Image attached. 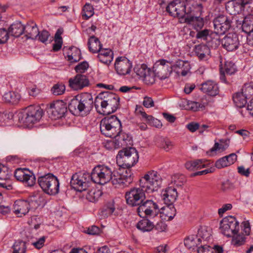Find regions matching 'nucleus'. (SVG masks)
<instances>
[{"instance_id": "1", "label": "nucleus", "mask_w": 253, "mask_h": 253, "mask_svg": "<svg viewBox=\"0 0 253 253\" xmlns=\"http://www.w3.org/2000/svg\"><path fill=\"white\" fill-rule=\"evenodd\" d=\"M162 183V178L157 171H148L140 179V187L131 188L126 193V203L132 207H139L146 198L145 192L152 193L157 191Z\"/></svg>"}, {"instance_id": "2", "label": "nucleus", "mask_w": 253, "mask_h": 253, "mask_svg": "<svg viewBox=\"0 0 253 253\" xmlns=\"http://www.w3.org/2000/svg\"><path fill=\"white\" fill-rule=\"evenodd\" d=\"M166 10L171 16L182 18L185 14L197 15L199 13L201 15L203 6L194 2L186 4L182 0H174L169 3Z\"/></svg>"}, {"instance_id": "3", "label": "nucleus", "mask_w": 253, "mask_h": 253, "mask_svg": "<svg viewBox=\"0 0 253 253\" xmlns=\"http://www.w3.org/2000/svg\"><path fill=\"white\" fill-rule=\"evenodd\" d=\"M121 128V122L115 115L105 117L100 123L101 132L106 137H114L120 132Z\"/></svg>"}, {"instance_id": "4", "label": "nucleus", "mask_w": 253, "mask_h": 253, "mask_svg": "<svg viewBox=\"0 0 253 253\" xmlns=\"http://www.w3.org/2000/svg\"><path fill=\"white\" fill-rule=\"evenodd\" d=\"M137 151L133 147L123 148L119 151L116 157L117 163L122 168H130L138 161Z\"/></svg>"}, {"instance_id": "5", "label": "nucleus", "mask_w": 253, "mask_h": 253, "mask_svg": "<svg viewBox=\"0 0 253 253\" xmlns=\"http://www.w3.org/2000/svg\"><path fill=\"white\" fill-rule=\"evenodd\" d=\"M115 170L104 165H98L93 169L90 175L91 180L95 183L104 185L109 181L113 184Z\"/></svg>"}, {"instance_id": "6", "label": "nucleus", "mask_w": 253, "mask_h": 253, "mask_svg": "<svg viewBox=\"0 0 253 253\" xmlns=\"http://www.w3.org/2000/svg\"><path fill=\"white\" fill-rule=\"evenodd\" d=\"M38 183L42 191L49 195H55L59 191V182L56 176L48 173L39 176Z\"/></svg>"}, {"instance_id": "7", "label": "nucleus", "mask_w": 253, "mask_h": 253, "mask_svg": "<svg viewBox=\"0 0 253 253\" xmlns=\"http://www.w3.org/2000/svg\"><path fill=\"white\" fill-rule=\"evenodd\" d=\"M43 112H18L19 126L24 128H31L42 118Z\"/></svg>"}, {"instance_id": "8", "label": "nucleus", "mask_w": 253, "mask_h": 253, "mask_svg": "<svg viewBox=\"0 0 253 253\" xmlns=\"http://www.w3.org/2000/svg\"><path fill=\"white\" fill-rule=\"evenodd\" d=\"M94 105L96 110L98 109L99 106L102 109L110 106L112 111H116L119 105V98L109 92L100 94L95 99Z\"/></svg>"}, {"instance_id": "9", "label": "nucleus", "mask_w": 253, "mask_h": 253, "mask_svg": "<svg viewBox=\"0 0 253 253\" xmlns=\"http://www.w3.org/2000/svg\"><path fill=\"white\" fill-rule=\"evenodd\" d=\"M93 100L88 94L76 96L68 105L69 111H90L92 109Z\"/></svg>"}, {"instance_id": "10", "label": "nucleus", "mask_w": 253, "mask_h": 253, "mask_svg": "<svg viewBox=\"0 0 253 253\" xmlns=\"http://www.w3.org/2000/svg\"><path fill=\"white\" fill-rule=\"evenodd\" d=\"M219 229L222 234L231 237L238 233L239 224L234 216H228L221 220Z\"/></svg>"}, {"instance_id": "11", "label": "nucleus", "mask_w": 253, "mask_h": 253, "mask_svg": "<svg viewBox=\"0 0 253 253\" xmlns=\"http://www.w3.org/2000/svg\"><path fill=\"white\" fill-rule=\"evenodd\" d=\"M90 179L91 176L89 173L79 171L72 175L70 184L71 187L76 190L82 192L87 190Z\"/></svg>"}, {"instance_id": "12", "label": "nucleus", "mask_w": 253, "mask_h": 253, "mask_svg": "<svg viewBox=\"0 0 253 253\" xmlns=\"http://www.w3.org/2000/svg\"><path fill=\"white\" fill-rule=\"evenodd\" d=\"M138 214L141 217H154L160 212L158 205L152 200H147L143 202L137 209Z\"/></svg>"}, {"instance_id": "13", "label": "nucleus", "mask_w": 253, "mask_h": 253, "mask_svg": "<svg viewBox=\"0 0 253 253\" xmlns=\"http://www.w3.org/2000/svg\"><path fill=\"white\" fill-rule=\"evenodd\" d=\"M136 74L147 84H152L155 82L157 76L154 69L151 71L145 64L137 66L134 68Z\"/></svg>"}, {"instance_id": "14", "label": "nucleus", "mask_w": 253, "mask_h": 253, "mask_svg": "<svg viewBox=\"0 0 253 253\" xmlns=\"http://www.w3.org/2000/svg\"><path fill=\"white\" fill-rule=\"evenodd\" d=\"M153 69L156 75L161 80L168 78L172 72L170 63L165 59L157 61L154 65Z\"/></svg>"}, {"instance_id": "15", "label": "nucleus", "mask_w": 253, "mask_h": 253, "mask_svg": "<svg viewBox=\"0 0 253 253\" xmlns=\"http://www.w3.org/2000/svg\"><path fill=\"white\" fill-rule=\"evenodd\" d=\"M35 203L37 206L39 205L36 201L32 199L29 200H17L15 201L13 207V212L19 217L26 215L29 211L30 208L33 206H36Z\"/></svg>"}, {"instance_id": "16", "label": "nucleus", "mask_w": 253, "mask_h": 253, "mask_svg": "<svg viewBox=\"0 0 253 253\" xmlns=\"http://www.w3.org/2000/svg\"><path fill=\"white\" fill-rule=\"evenodd\" d=\"M221 45L228 51L236 50L241 45L238 35L236 33H228L222 39Z\"/></svg>"}, {"instance_id": "17", "label": "nucleus", "mask_w": 253, "mask_h": 253, "mask_svg": "<svg viewBox=\"0 0 253 253\" xmlns=\"http://www.w3.org/2000/svg\"><path fill=\"white\" fill-rule=\"evenodd\" d=\"M132 68V62L125 56L118 57L115 62V69L120 76L130 74Z\"/></svg>"}, {"instance_id": "18", "label": "nucleus", "mask_w": 253, "mask_h": 253, "mask_svg": "<svg viewBox=\"0 0 253 253\" xmlns=\"http://www.w3.org/2000/svg\"><path fill=\"white\" fill-rule=\"evenodd\" d=\"M121 173L115 171L113 179V185H123L126 186L132 182L133 175L130 168H126Z\"/></svg>"}, {"instance_id": "19", "label": "nucleus", "mask_w": 253, "mask_h": 253, "mask_svg": "<svg viewBox=\"0 0 253 253\" xmlns=\"http://www.w3.org/2000/svg\"><path fill=\"white\" fill-rule=\"evenodd\" d=\"M14 176L18 180L25 183L31 187L36 183V177L33 173L27 169L19 168L16 169Z\"/></svg>"}, {"instance_id": "20", "label": "nucleus", "mask_w": 253, "mask_h": 253, "mask_svg": "<svg viewBox=\"0 0 253 253\" xmlns=\"http://www.w3.org/2000/svg\"><path fill=\"white\" fill-rule=\"evenodd\" d=\"M231 21L225 15H220L213 21L215 32L218 34H224L231 27Z\"/></svg>"}, {"instance_id": "21", "label": "nucleus", "mask_w": 253, "mask_h": 253, "mask_svg": "<svg viewBox=\"0 0 253 253\" xmlns=\"http://www.w3.org/2000/svg\"><path fill=\"white\" fill-rule=\"evenodd\" d=\"M253 0H231L228 3L227 8L231 14H240L246 6L251 3Z\"/></svg>"}, {"instance_id": "22", "label": "nucleus", "mask_w": 253, "mask_h": 253, "mask_svg": "<svg viewBox=\"0 0 253 253\" xmlns=\"http://www.w3.org/2000/svg\"><path fill=\"white\" fill-rule=\"evenodd\" d=\"M69 86L74 90H78L83 89L88 85V80L86 76L82 75H77L73 79H70Z\"/></svg>"}, {"instance_id": "23", "label": "nucleus", "mask_w": 253, "mask_h": 253, "mask_svg": "<svg viewBox=\"0 0 253 253\" xmlns=\"http://www.w3.org/2000/svg\"><path fill=\"white\" fill-rule=\"evenodd\" d=\"M162 195L165 204L170 205H173L178 196L176 188L172 187H169L163 191Z\"/></svg>"}, {"instance_id": "24", "label": "nucleus", "mask_w": 253, "mask_h": 253, "mask_svg": "<svg viewBox=\"0 0 253 253\" xmlns=\"http://www.w3.org/2000/svg\"><path fill=\"white\" fill-rule=\"evenodd\" d=\"M199 88L203 92L211 96H215L218 93V87L217 84L211 81H208L202 84Z\"/></svg>"}, {"instance_id": "25", "label": "nucleus", "mask_w": 253, "mask_h": 253, "mask_svg": "<svg viewBox=\"0 0 253 253\" xmlns=\"http://www.w3.org/2000/svg\"><path fill=\"white\" fill-rule=\"evenodd\" d=\"M24 31L23 33L27 39H36L39 34V29L37 24L33 21L28 22L25 26H24Z\"/></svg>"}, {"instance_id": "26", "label": "nucleus", "mask_w": 253, "mask_h": 253, "mask_svg": "<svg viewBox=\"0 0 253 253\" xmlns=\"http://www.w3.org/2000/svg\"><path fill=\"white\" fill-rule=\"evenodd\" d=\"M185 21L197 31L201 30L205 24L204 18L197 16H187L185 18Z\"/></svg>"}, {"instance_id": "27", "label": "nucleus", "mask_w": 253, "mask_h": 253, "mask_svg": "<svg viewBox=\"0 0 253 253\" xmlns=\"http://www.w3.org/2000/svg\"><path fill=\"white\" fill-rule=\"evenodd\" d=\"M97 58L99 61L107 65H109L113 59V52L109 48H102L98 52Z\"/></svg>"}, {"instance_id": "28", "label": "nucleus", "mask_w": 253, "mask_h": 253, "mask_svg": "<svg viewBox=\"0 0 253 253\" xmlns=\"http://www.w3.org/2000/svg\"><path fill=\"white\" fill-rule=\"evenodd\" d=\"M114 137H115L116 139L119 148L130 145L132 141L130 135L128 133L122 131V130Z\"/></svg>"}, {"instance_id": "29", "label": "nucleus", "mask_w": 253, "mask_h": 253, "mask_svg": "<svg viewBox=\"0 0 253 253\" xmlns=\"http://www.w3.org/2000/svg\"><path fill=\"white\" fill-rule=\"evenodd\" d=\"M136 115L142 120L146 121L150 125L159 128L162 126L161 122L151 115H148L145 112H135Z\"/></svg>"}, {"instance_id": "30", "label": "nucleus", "mask_w": 253, "mask_h": 253, "mask_svg": "<svg viewBox=\"0 0 253 253\" xmlns=\"http://www.w3.org/2000/svg\"><path fill=\"white\" fill-rule=\"evenodd\" d=\"M160 210L159 213L162 214L161 216L165 220L168 221L172 220L176 214V210L173 205H167Z\"/></svg>"}, {"instance_id": "31", "label": "nucleus", "mask_w": 253, "mask_h": 253, "mask_svg": "<svg viewBox=\"0 0 253 253\" xmlns=\"http://www.w3.org/2000/svg\"><path fill=\"white\" fill-rule=\"evenodd\" d=\"M87 44L89 51L93 53H98L102 48L99 40L93 35L89 38Z\"/></svg>"}, {"instance_id": "32", "label": "nucleus", "mask_w": 253, "mask_h": 253, "mask_svg": "<svg viewBox=\"0 0 253 253\" xmlns=\"http://www.w3.org/2000/svg\"><path fill=\"white\" fill-rule=\"evenodd\" d=\"M195 52L200 60H204L210 55V49L205 44H199L195 46Z\"/></svg>"}, {"instance_id": "33", "label": "nucleus", "mask_w": 253, "mask_h": 253, "mask_svg": "<svg viewBox=\"0 0 253 253\" xmlns=\"http://www.w3.org/2000/svg\"><path fill=\"white\" fill-rule=\"evenodd\" d=\"M143 218L137 223V228L143 232L151 231L154 228L153 222L145 217Z\"/></svg>"}, {"instance_id": "34", "label": "nucleus", "mask_w": 253, "mask_h": 253, "mask_svg": "<svg viewBox=\"0 0 253 253\" xmlns=\"http://www.w3.org/2000/svg\"><path fill=\"white\" fill-rule=\"evenodd\" d=\"M200 238L196 235H191L187 237L184 240V245L189 249L194 250L196 247L201 244Z\"/></svg>"}, {"instance_id": "35", "label": "nucleus", "mask_w": 253, "mask_h": 253, "mask_svg": "<svg viewBox=\"0 0 253 253\" xmlns=\"http://www.w3.org/2000/svg\"><path fill=\"white\" fill-rule=\"evenodd\" d=\"M24 31V26L20 22L12 24L8 29V33L15 37H19L23 33Z\"/></svg>"}, {"instance_id": "36", "label": "nucleus", "mask_w": 253, "mask_h": 253, "mask_svg": "<svg viewBox=\"0 0 253 253\" xmlns=\"http://www.w3.org/2000/svg\"><path fill=\"white\" fill-rule=\"evenodd\" d=\"M242 29L248 35L253 30V15H248L244 18L242 22Z\"/></svg>"}, {"instance_id": "37", "label": "nucleus", "mask_w": 253, "mask_h": 253, "mask_svg": "<svg viewBox=\"0 0 253 253\" xmlns=\"http://www.w3.org/2000/svg\"><path fill=\"white\" fill-rule=\"evenodd\" d=\"M223 249L219 246H214L213 248L206 245H201L197 249V253H222Z\"/></svg>"}, {"instance_id": "38", "label": "nucleus", "mask_w": 253, "mask_h": 253, "mask_svg": "<svg viewBox=\"0 0 253 253\" xmlns=\"http://www.w3.org/2000/svg\"><path fill=\"white\" fill-rule=\"evenodd\" d=\"M67 57L71 63L78 62L81 59V51L76 47H72L68 51Z\"/></svg>"}, {"instance_id": "39", "label": "nucleus", "mask_w": 253, "mask_h": 253, "mask_svg": "<svg viewBox=\"0 0 253 253\" xmlns=\"http://www.w3.org/2000/svg\"><path fill=\"white\" fill-rule=\"evenodd\" d=\"M3 98L5 102L13 105H15L19 102L21 96L17 92L9 91L4 94Z\"/></svg>"}, {"instance_id": "40", "label": "nucleus", "mask_w": 253, "mask_h": 253, "mask_svg": "<svg viewBox=\"0 0 253 253\" xmlns=\"http://www.w3.org/2000/svg\"><path fill=\"white\" fill-rule=\"evenodd\" d=\"M86 199L91 202H95L98 200L102 194V192L96 188H92L87 190Z\"/></svg>"}, {"instance_id": "41", "label": "nucleus", "mask_w": 253, "mask_h": 253, "mask_svg": "<svg viewBox=\"0 0 253 253\" xmlns=\"http://www.w3.org/2000/svg\"><path fill=\"white\" fill-rule=\"evenodd\" d=\"M186 103L185 110L189 111H197L198 109L204 110L208 105L207 102H198L195 101H185Z\"/></svg>"}, {"instance_id": "42", "label": "nucleus", "mask_w": 253, "mask_h": 253, "mask_svg": "<svg viewBox=\"0 0 253 253\" xmlns=\"http://www.w3.org/2000/svg\"><path fill=\"white\" fill-rule=\"evenodd\" d=\"M45 110L54 109L55 111H61L67 109V105L62 100H56L53 101L50 104H45Z\"/></svg>"}, {"instance_id": "43", "label": "nucleus", "mask_w": 253, "mask_h": 253, "mask_svg": "<svg viewBox=\"0 0 253 253\" xmlns=\"http://www.w3.org/2000/svg\"><path fill=\"white\" fill-rule=\"evenodd\" d=\"M63 32L62 29H58L54 36V43L53 44V50L57 51L59 50L63 44V40L61 35Z\"/></svg>"}, {"instance_id": "44", "label": "nucleus", "mask_w": 253, "mask_h": 253, "mask_svg": "<svg viewBox=\"0 0 253 253\" xmlns=\"http://www.w3.org/2000/svg\"><path fill=\"white\" fill-rule=\"evenodd\" d=\"M247 99L245 98L242 92H237L233 96L234 103L239 108H242L245 106L247 104Z\"/></svg>"}, {"instance_id": "45", "label": "nucleus", "mask_w": 253, "mask_h": 253, "mask_svg": "<svg viewBox=\"0 0 253 253\" xmlns=\"http://www.w3.org/2000/svg\"><path fill=\"white\" fill-rule=\"evenodd\" d=\"M186 168L190 170H195L201 169L205 166V164L201 160H197L193 161H189L185 163Z\"/></svg>"}, {"instance_id": "46", "label": "nucleus", "mask_w": 253, "mask_h": 253, "mask_svg": "<svg viewBox=\"0 0 253 253\" xmlns=\"http://www.w3.org/2000/svg\"><path fill=\"white\" fill-rule=\"evenodd\" d=\"M115 208L113 202L107 203L100 211V214L103 217H106L111 215L114 211Z\"/></svg>"}, {"instance_id": "47", "label": "nucleus", "mask_w": 253, "mask_h": 253, "mask_svg": "<svg viewBox=\"0 0 253 253\" xmlns=\"http://www.w3.org/2000/svg\"><path fill=\"white\" fill-rule=\"evenodd\" d=\"M242 94L245 98H250L253 96V82L246 83L242 88Z\"/></svg>"}, {"instance_id": "48", "label": "nucleus", "mask_w": 253, "mask_h": 253, "mask_svg": "<svg viewBox=\"0 0 253 253\" xmlns=\"http://www.w3.org/2000/svg\"><path fill=\"white\" fill-rule=\"evenodd\" d=\"M13 253H25L26 251V242L21 240L15 242L13 246Z\"/></svg>"}, {"instance_id": "49", "label": "nucleus", "mask_w": 253, "mask_h": 253, "mask_svg": "<svg viewBox=\"0 0 253 253\" xmlns=\"http://www.w3.org/2000/svg\"><path fill=\"white\" fill-rule=\"evenodd\" d=\"M94 14V8L93 6L88 3H86L83 7L82 10V16L84 19H88Z\"/></svg>"}, {"instance_id": "50", "label": "nucleus", "mask_w": 253, "mask_h": 253, "mask_svg": "<svg viewBox=\"0 0 253 253\" xmlns=\"http://www.w3.org/2000/svg\"><path fill=\"white\" fill-rule=\"evenodd\" d=\"M51 91L55 95L63 94L65 91V86L62 83L56 84L52 86Z\"/></svg>"}, {"instance_id": "51", "label": "nucleus", "mask_w": 253, "mask_h": 253, "mask_svg": "<svg viewBox=\"0 0 253 253\" xmlns=\"http://www.w3.org/2000/svg\"><path fill=\"white\" fill-rule=\"evenodd\" d=\"M196 236L198 238H201V242L202 240L204 242L208 240L210 238L211 235L206 227H202L199 229Z\"/></svg>"}, {"instance_id": "52", "label": "nucleus", "mask_w": 253, "mask_h": 253, "mask_svg": "<svg viewBox=\"0 0 253 253\" xmlns=\"http://www.w3.org/2000/svg\"><path fill=\"white\" fill-rule=\"evenodd\" d=\"M224 73L227 75H232L235 73L236 68L235 64L231 61H226L225 63L224 67Z\"/></svg>"}, {"instance_id": "53", "label": "nucleus", "mask_w": 253, "mask_h": 253, "mask_svg": "<svg viewBox=\"0 0 253 253\" xmlns=\"http://www.w3.org/2000/svg\"><path fill=\"white\" fill-rule=\"evenodd\" d=\"M246 241V238L241 235H237L233 237L232 244L235 247H239L244 245Z\"/></svg>"}, {"instance_id": "54", "label": "nucleus", "mask_w": 253, "mask_h": 253, "mask_svg": "<svg viewBox=\"0 0 253 253\" xmlns=\"http://www.w3.org/2000/svg\"><path fill=\"white\" fill-rule=\"evenodd\" d=\"M49 117L52 120L62 119L68 115V112H47Z\"/></svg>"}, {"instance_id": "55", "label": "nucleus", "mask_w": 253, "mask_h": 253, "mask_svg": "<svg viewBox=\"0 0 253 253\" xmlns=\"http://www.w3.org/2000/svg\"><path fill=\"white\" fill-rule=\"evenodd\" d=\"M104 147L108 150H113L119 148L115 138L114 139L107 140L104 143Z\"/></svg>"}, {"instance_id": "56", "label": "nucleus", "mask_w": 253, "mask_h": 253, "mask_svg": "<svg viewBox=\"0 0 253 253\" xmlns=\"http://www.w3.org/2000/svg\"><path fill=\"white\" fill-rule=\"evenodd\" d=\"M173 146V143L169 139H162L160 147L163 148L166 151H169V150L171 149Z\"/></svg>"}, {"instance_id": "57", "label": "nucleus", "mask_w": 253, "mask_h": 253, "mask_svg": "<svg viewBox=\"0 0 253 253\" xmlns=\"http://www.w3.org/2000/svg\"><path fill=\"white\" fill-rule=\"evenodd\" d=\"M211 32V31L210 30L207 29L203 30H200L197 31L196 38L198 39H202L205 41L207 40Z\"/></svg>"}, {"instance_id": "58", "label": "nucleus", "mask_w": 253, "mask_h": 253, "mask_svg": "<svg viewBox=\"0 0 253 253\" xmlns=\"http://www.w3.org/2000/svg\"><path fill=\"white\" fill-rule=\"evenodd\" d=\"M45 104H33L26 107L24 109L27 111H44L45 110Z\"/></svg>"}, {"instance_id": "59", "label": "nucleus", "mask_w": 253, "mask_h": 253, "mask_svg": "<svg viewBox=\"0 0 253 253\" xmlns=\"http://www.w3.org/2000/svg\"><path fill=\"white\" fill-rule=\"evenodd\" d=\"M228 144H223L222 143H218V142H215L214 143V146L211 149V152H223L228 147Z\"/></svg>"}, {"instance_id": "60", "label": "nucleus", "mask_w": 253, "mask_h": 253, "mask_svg": "<svg viewBox=\"0 0 253 253\" xmlns=\"http://www.w3.org/2000/svg\"><path fill=\"white\" fill-rule=\"evenodd\" d=\"M49 36L50 34L46 30H42L41 32H39V34L38 35L39 40L43 43L45 42L48 40Z\"/></svg>"}, {"instance_id": "61", "label": "nucleus", "mask_w": 253, "mask_h": 253, "mask_svg": "<svg viewBox=\"0 0 253 253\" xmlns=\"http://www.w3.org/2000/svg\"><path fill=\"white\" fill-rule=\"evenodd\" d=\"M228 166L233 164L237 160V156L235 153H232L224 157Z\"/></svg>"}, {"instance_id": "62", "label": "nucleus", "mask_w": 253, "mask_h": 253, "mask_svg": "<svg viewBox=\"0 0 253 253\" xmlns=\"http://www.w3.org/2000/svg\"><path fill=\"white\" fill-rule=\"evenodd\" d=\"M88 64L86 62H83L79 64L76 67L75 70L78 73H84L88 68Z\"/></svg>"}, {"instance_id": "63", "label": "nucleus", "mask_w": 253, "mask_h": 253, "mask_svg": "<svg viewBox=\"0 0 253 253\" xmlns=\"http://www.w3.org/2000/svg\"><path fill=\"white\" fill-rule=\"evenodd\" d=\"M85 232L89 235H98L100 232V229L98 227L92 225L88 227Z\"/></svg>"}, {"instance_id": "64", "label": "nucleus", "mask_w": 253, "mask_h": 253, "mask_svg": "<svg viewBox=\"0 0 253 253\" xmlns=\"http://www.w3.org/2000/svg\"><path fill=\"white\" fill-rule=\"evenodd\" d=\"M45 241V237L42 236L38 240L33 242L32 245L37 249H41L44 245Z\"/></svg>"}]
</instances>
